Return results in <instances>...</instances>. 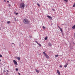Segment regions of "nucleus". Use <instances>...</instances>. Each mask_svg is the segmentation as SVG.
<instances>
[{"label":"nucleus","instance_id":"1","mask_svg":"<svg viewBox=\"0 0 75 75\" xmlns=\"http://www.w3.org/2000/svg\"><path fill=\"white\" fill-rule=\"evenodd\" d=\"M24 7H25V4H24V3H21L20 4L19 8L23 9V8H24Z\"/></svg>","mask_w":75,"mask_h":75},{"label":"nucleus","instance_id":"2","mask_svg":"<svg viewBox=\"0 0 75 75\" xmlns=\"http://www.w3.org/2000/svg\"><path fill=\"white\" fill-rule=\"evenodd\" d=\"M24 24H29V21L27 19H24L23 21Z\"/></svg>","mask_w":75,"mask_h":75},{"label":"nucleus","instance_id":"3","mask_svg":"<svg viewBox=\"0 0 75 75\" xmlns=\"http://www.w3.org/2000/svg\"><path fill=\"white\" fill-rule=\"evenodd\" d=\"M45 57L47 59H49V58H50V57H49V56L47 55V54L45 55Z\"/></svg>","mask_w":75,"mask_h":75},{"label":"nucleus","instance_id":"4","mask_svg":"<svg viewBox=\"0 0 75 75\" xmlns=\"http://www.w3.org/2000/svg\"><path fill=\"white\" fill-rule=\"evenodd\" d=\"M13 63L15 64L16 65H17V62L15 60H13Z\"/></svg>","mask_w":75,"mask_h":75},{"label":"nucleus","instance_id":"5","mask_svg":"<svg viewBox=\"0 0 75 75\" xmlns=\"http://www.w3.org/2000/svg\"><path fill=\"white\" fill-rule=\"evenodd\" d=\"M47 17H48L49 19H50V20H51L52 19V17H51L50 16H47Z\"/></svg>","mask_w":75,"mask_h":75},{"label":"nucleus","instance_id":"6","mask_svg":"<svg viewBox=\"0 0 75 75\" xmlns=\"http://www.w3.org/2000/svg\"><path fill=\"white\" fill-rule=\"evenodd\" d=\"M58 27L59 28L61 32H62V28H60L59 26H58Z\"/></svg>","mask_w":75,"mask_h":75},{"label":"nucleus","instance_id":"7","mask_svg":"<svg viewBox=\"0 0 75 75\" xmlns=\"http://www.w3.org/2000/svg\"><path fill=\"white\" fill-rule=\"evenodd\" d=\"M57 72L58 73V75H60V72L59 70H57Z\"/></svg>","mask_w":75,"mask_h":75},{"label":"nucleus","instance_id":"8","mask_svg":"<svg viewBox=\"0 0 75 75\" xmlns=\"http://www.w3.org/2000/svg\"><path fill=\"white\" fill-rule=\"evenodd\" d=\"M68 66V62H67L66 64V65H65L64 66V67H65V68H66V67H67V66Z\"/></svg>","mask_w":75,"mask_h":75},{"label":"nucleus","instance_id":"9","mask_svg":"<svg viewBox=\"0 0 75 75\" xmlns=\"http://www.w3.org/2000/svg\"><path fill=\"white\" fill-rule=\"evenodd\" d=\"M72 29L73 30H75V25L72 27Z\"/></svg>","mask_w":75,"mask_h":75},{"label":"nucleus","instance_id":"10","mask_svg":"<svg viewBox=\"0 0 75 75\" xmlns=\"http://www.w3.org/2000/svg\"><path fill=\"white\" fill-rule=\"evenodd\" d=\"M35 71L36 72H38V73H39V71L38 70H37L36 69H35Z\"/></svg>","mask_w":75,"mask_h":75},{"label":"nucleus","instance_id":"11","mask_svg":"<svg viewBox=\"0 0 75 75\" xmlns=\"http://www.w3.org/2000/svg\"><path fill=\"white\" fill-rule=\"evenodd\" d=\"M48 45L49 46H52V44L49 42L48 44Z\"/></svg>","mask_w":75,"mask_h":75},{"label":"nucleus","instance_id":"12","mask_svg":"<svg viewBox=\"0 0 75 75\" xmlns=\"http://www.w3.org/2000/svg\"><path fill=\"white\" fill-rule=\"evenodd\" d=\"M6 23L7 24H10V23H11V22L10 21H8Z\"/></svg>","mask_w":75,"mask_h":75},{"label":"nucleus","instance_id":"13","mask_svg":"<svg viewBox=\"0 0 75 75\" xmlns=\"http://www.w3.org/2000/svg\"><path fill=\"white\" fill-rule=\"evenodd\" d=\"M48 38V37H46L45 38V40H47Z\"/></svg>","mask_w":75,"mask_h":75},{"label":"nucleus","instance_id":"14","mask_svg":"<svg viewBox=\"0 0 75 75\" xmlns=\"http://www.w3.org/2000/svg\"><path fill=\"white\" fill-rule=\"evenodd\" d=\"M17 59L19 60V61H20V58L19 57H18Z\"/></svg>","mask_w":75,"mask_h":75},{"label":"nucleus","instance_id":"15","mask_svg":"<svg viewBox=\"0 0 75 75\" xmlns=\"http://www.w3.org/2000/svg\"><path fill=\"white\" fill-rule=\"evenodd\" d=\"M43 54H44V55H45L47 54H46V53H45V52H43Z\"/></svg>","mask_w":75,"mask_h":75},{"label":"nucleus","instance_id":"16","mask_svg":"<svg viewBox=\"0 0 75 75\" xmlns=\"http://www.w3.org/2000/svg\"><path fill=\"white\" fill-rule=\"evenodd\" d=\"M37 5L39 7H40V4H39L38 3H37Z\"/></svg>","mask_w":75,"mask_h":75},{"label":"nucleus","instance_id":"17","mask_svg":"<svg viewBox=\"0 0 75 75\" xmlns=\"http://www.w3.org/2000/svg\"><path fill=\"white\" fill-rule=\"evenodd\" d=\"M16 71H18V69L16 68Z\"/></svg>","mask_w":75,"mask_h":75},{"label":"nucleus","instance_id":"18","mask_svg":"<svg viewBox=\"0 0 75 75\" xmlns=\"http://www.w3.org/2000/svg\"><path fill=\"white\" fill-rule=\"evenodd\" d=\"M38 45H39L40 47H41V45L40 43L38 44Z\"/></svg>","mask_w":75,"mask_h":75},{"label":"nucleus","instance_id":"19","mask_svg":"<svg viewBox=\"0 0 75 75\" xmlns=\"http://www.w3.org/2000/svg\"><path fill=\"white\" fill-rule=\"evenodd\" d=\"M55 57H58V54L56 55H55Z\"/></svg>","mask_w":75,"mask_h":75},{"label":"nucleus","instance_id":"20","mask_svg":"<svg viewBox=\"0 0 75 75\" xmlns=\"http://www.w3.org/2000/svg\"><path fill=\"white\" fill-rule=\"evenodd\" d=\"M42 28H44V29H45L46 28L44 26H43L42 27Z\"/></svg>","mask_w":75,"mask_h":75},{"label":"nucleus","instance_id":"21","mask_svg":"<svg viewBox=\"0 0 75 75\" xmlns=\"http://www.w3.org/2000/svg\"><path fill=\"white\" fill-rule=\"evenodd\" d=\"M65 1H66V2H68V0H64Z\"/></svg>","mask_w":75,"mask_h":75},{"label":"nucleus","instance_id":"22","mask_svg":"<svg viewBox=\"0 0 75 75\" xmlns=\"http://www.w3.org/2000/svg\"><path fill=\"white\" fill-rule=\"evenodd\" d=\"M35 42L37 43V44H38V43L37 42V41H35Z\"/></svg>","mask_w":75,"mask_h":75},{"label":"nucleus","instance_id":"23","mask_svg":"<svg viewBox=\"0 0 75 75\" xmlns=\"http://www.w3.org/2000/svg\"><path fill=\"white\" fill-rule=\"evenodd\" d=\"M73 7H75V4H74L73 6Z\"/></svg>","mask_w":75,"mask_h":75},{"label":"nucleus","instance_id":"24","mask_svg":"<svg viewBox=\"0 0 75 75\" xmlns=\"http://www.w3.org/2000/svg\"><path fill=\"white\" fill-rule=\"evenodd\" d=\"M0 57H3L2 55H1V54H0Z\"/></svg>","mask_w":75,"mask_h":75},{"label":"nucleus","instance_id":"25","mask_svg":"<svg viewBox=\"0 0 75 75\" xmlns=\"http://www.w3.org/2000/svg\"><path fill=\"white\" fill-rule=\"evenodd\" d=\"M59 67H60V68H62V66L61 65H60L59 66Z\"/></svg>","mask_w":75,"mask_h":75},{"label":"nucleus","instance_id":"26","mask_svg":"<svg viewBox=\"0 0 75 75\" xmlns=\"http://www.w3.org/2000/svg\"><path fill=\"white\" fill-rule=\"evenodd\" d=\"M18 13H15V14L16 15H17V14H18Z\"/></svg>","mask_w":75,"mask_h":75},{"label":"nucleus","instance_id":"27","mask_svg":"<svg viewBox=\"0 0 75 75\" xmlns=\"http://www.w3.org/2000/svg\"><path fill=\"white\" fill-rule=\"evenodd\" d=\"M52 10L53 11H55V10L54 9H52Z\"/></svg>","mask_w":75,"mask_h":75},{"label":"nucleus","instance_id":"28","mask_svg":"<svg viewBox=\"0 0 75 75\" xmlns=\"http://www.w3.org/2000/svg\"><path fill=\"white\" fill-rule=\"evenodd\" d=\"M8 6H9V7H10V6H11V5H10V4H9L8 5Z\"/></svg>","mask_w":75,"mask_h":75},{"label":"nucleus","instance_id":"29","mask_svg":"<svg viewBox=\"0 0 75 75\" xmlns=\"http://www.w3.org/2000/svg\"><path fill=\"white\" fill-rule=\"evenodd\" d=\"M18 74H19V75H20V73H18Z\"/></svg>","mask_w":75,"mask_h":75},{"label":"nucleus","instance_id":"30","mask_svg":"<svg viewBox=\"0 0 75 75\" xmlns=\"http://www.w3.org/2000/svg\"><path fill=\"white\" fill-rule=\"evenodd\" d=\"M7 3H9V1H7Z\"/></svg>","mask_w":75,"mask_h":75},{"label":"nucleus","instance_id":"31","mask_svg":"<svg viewBox=\"0 0 75 75\" xmlns=\"http://www.w3.org/2000/svg\"><path fill=\"white\" fill-rule=\"evenodd\" d=\"M68 61H69V59H68Z\"/></svg>","mask_w":75,"mask_h":75},{"label":"nucleus","instance_id":"32","mask_svg":"<svg viewBox=\"0 0 75 75\" xmlns=\"http://www.w3.org/2000/svg\"><path fill=\"white\" fill-rule=\"evenodd\" d=\"M12 44H14V43H12Z\"/></svg>","mask_w":75,"mask_h":75},{"label":"nucleus","instance_id":"33","mask_svg":"<svg viewBox=\"0 0 75 75\" xmlns=\"http://www.w3.org/2000/svg\"><path fill=\"white\" fill-rule=\"evenodd\" d=\"M62 24V25H64V24Z\"/></svg>","mask_w":75,"mask_h":75},{"label":"nucleus","instance_id":"34","mask_svg":"<svg viewBox=\"0 0 75 75\" xmlns=\"http://www.w3.org/2000/svg\"><path fill=\"white\" fill-rule=\"evenodd\" d=\"M6 71H7V72H8V70H7Z\"/></svg>","mask_w":75,"mask_h":75},{"label":"nucleus","instance_id":"35","mask_svg":"<svg viewBox=\"0 0 75 75\" xmlns=\"http://www.w3.org/2000/svg\"><path fill=\"white\" fill-rule=\"evenodd\" d=\"M1 61V59H0V61Z\"/></svg>","mask_w":75,"mask_h":75},{"label":"nucleus","instance_id":"36","mask_svg":"<svg viewBox=\"0 0 75 75\" xmlns=\"http://www.w3.org/2000/svg\"><path fill=\"white\" fill-rule=\"evenodd\" d=\"M4 1H6V0H4Z\"/></svg>","mask_w":75,"mask_h":75},{"label":"nucleus","instance_id":"37","mask_svg":"<svg viewBox=\"0 0 75 75\" xmlns=\"http://www.w3.org/2000/svg\"><path fill=\"white\" fill-rule=\"evenodd\" d=\"M71 61H72V60H71Z\"/></svg>","mask_w":75,"mask_h":75}]
</instances>
